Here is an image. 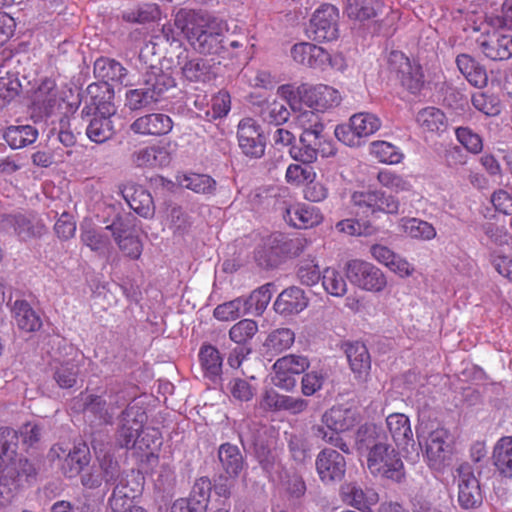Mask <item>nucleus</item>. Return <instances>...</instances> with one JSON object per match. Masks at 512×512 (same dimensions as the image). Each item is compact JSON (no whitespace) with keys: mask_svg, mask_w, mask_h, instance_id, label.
I'll return each mask as SVG.
<instances>
[{"mask_svg":"<svg viewBox=\"0 0 512 512\" xmlns=\"http://www.w3.org/2000/svg\"><path fill=\"white\" fill-rule=\"evenodd\" d=\"M345 273L350 283L361 290L381 293L387 286L384 272L374 264L353 259L345 264Z\"/></svg>","mask_w":512,"mask_h":512,"instance_id":"5","label":"nucleus"},{"mask_svg":"<svg viewBox=\"0 0 512 512\" xmlns=\"http://www.w3.org/2000/svg\"><path fill=\"white\" fill-rule=\"evenodd\" d=\"M322 423L330 430L346 432L360 422V415L356 409L344 406H333L321 418Z\"/></svg>","mask_w":512,"mask_h":512,"instance_id":"24","label":"nucleus"},{"mask_svg":"<svg viewBox=\"0 0 512 512\" xmlns=\"http://www.w3.org/2000/svg\"><path fill=\"white\" fill-rule=\"evenodd\" d=\"M175 86L170 74L161 69H154L144 76L143 87L126 92V106L130 110H140L149 107L160 100L162 95Z\"/></svg>","mask_w":512,"mask_h":512,"instance_id":"3","label":"nucleus"},{"mask_svg":"<svg viewBox=\"0 0 512 512\" xmlns=\"http://www.w3.org/2000/svg\"><path fill=\"white\" fill-rule=\"evenodd\" d=\"M477 43L482 53L493 61L507 60L512 56V37L493 31L481 36Z\"/></svg>","mask_w":512,"mask_h":512,"instance_id":"22","label":"nucleus"},{"mask_svg":"<svg viewBox=\"0 0 512 512\" xmlns=\"http://www.w3.org/2000/svg\"><path fill=\"white\" fill-rule=\"evenodd\" d=\"M56 102L57 90L55 82L51 79L43 80L34 93V104L48 115Z\"/></svg>","mask_w":512,"mask_h":512,"instance_id":"45","label":"nucleus"},{"mask_svg":"<svg viewBox=\"0 0 512 512\" xmlns=\"http://www.w3.org/2000/svg\"><path fill=\"white\" fill-rule=\"evenodd\" d=\"M451 452V436L446 429L438 428L429 433L425 439V453L431 467L440 468Z\"/></svg>","mask_w":512,"mask_h":512,"instance_id":"20","label":"nucleus"},{"mask_svg":"<svg viewBox=\"0 0 512 512\" xmlns=\"http://www.w3.org/2000/svg\"><path fill=\"white\" fill-rule=\"evenodd\" d=\"M127 475L118 480L114 485L109 498V505L114 512H125L130 507L137 489L130 486Z\"/></svg>","mask_w":512,"mask_h":512,"instance_id":"35","label":"nucleus"},{"mask_svg":"<svg viewBox=\"0 0 512 512\" xmlns=\"http://www.w3.org/2000/svg\"><path fill=\"white\" fill-rule=\"evenodd\" d=\"M174 25L200 54L220 55L224 52L227 25L222 20L181 9L175 15Z\"/></svg>","mask_w":512,"mask_h":512,"instance_id":"1","label":"nucleus"},{"mask_svg":"<svg viewBox=\"0 0 512 512\" xmlns=\"http://www.w3.org/2000/svg\"><path fill=\"white\" fill-rule=\"evenodd\" d=\"M285 220L298 229H308L319 225L323 215L319 208L304 203H298L286 209Z\"/></svg>","mask_w":512,"mask_h":512,"instance_id":"26","label":"nucleus"},{"mask_svg":"<svg viewBox=\"0 0 512 512\" xmlns=\"http://www.w3.org/2000/svg\"><path fill=\"white\" fill-rule=\"evenodd\" d=\"M367 467L372 475L400 483L405 478L403 461L387 443H376L368 453Z\"/></svg>","mask_w":512,"mask_h":512,"instance_id":"4","label":"nucleus"},{"mask_svg":"<svg viewBox=\"0 0 512 512\" xmlns=\"http://www.w3.org/2000/svg\"><path fill=\"white\" fill-rule=\"evenodd\" d=\"M17 431L11 428L0 429V473L5 476L8 466L16 465L17 456Z\"/></svg>","mask_w":512,"mask_h":512,"instance_id":"30","label":"nucleus"},{"mask_svg":"<svg viewBox=\"0 0 512 512\" xmlns=\"http://www.w3.org/2000/svg\"><path fill=\"white\" fill-rule=\"evenodd\" d=\"M160 17L161 10L155 3H144L122 12V19L128 23L145 24L157 21Z\"/></svg>","mask_w":512,"mask_h":512,"instance_id":"41","label":"nucleus"},{"mask_svg":"<svg viewBox=\"0 0 512 512\" xmlns=\"http://www.w3.org/2000/svg\"><path fill=\"white\" fill-rule=\"evenodd\" d=\"M308 306V298L304 291L296 286L283 290L274 302V310L283 316L302 312Z\"/></svg>","mask_w":512,"mask_h":512,"instance_id":"27","label":"nucleus"},{"mask_svg":"<svg viewBox=\"0 0 512 512\" xmlns=\"http://www.w3.org/2000/svg\"><path fill=\"white\" fill-rule=\"evenodd\" d=\"M179 184L195 193L212 196L216 192V181L206 174H186L178 177Z\"/></svg>","mask_w":512,"mask_h":512,"instance_id":"39","label":"nucleus"},{"mask_svg":"<svg viewBox=\"0 0 512 512\" xmlns=\"http://www.w3.org/2000/svg\"><path fill=\"white\" fill-rule=\"evenodd\" d=\"M458 141L471 153L478 154L483 149L482 138L468 127L456 129Z\"/></svg>","mask_w":512,"mask_h":512,"instance_id":"62","label":"nucleus"},{"mask_svg":"<svg viewBox=\"0 0 512 512\" xmlns=\"http://www.w3.org/2000/svg\"><path fill=\"white\" fill-rule=\"evenodd\" d=\"M217 457L223 471L220 479L236 480L248 468L245 456L235 444L229 442L221 444L218 448Z\"/></svg>","mask_w":512,"mask_h":512,"instance_id":"21","label":"nucleus"},{"mask_svg":"<svg viewBox=\"0 0 512 512\" xmlns=\"http://www.w3.org/2000/svg\"><path fill=\"white\" fill-rule=\"evenodd\" d=\"M322 286L328 294L334 297H343L348 289L345 278L334 268L324 269Z\"/></svg>","mask_w":512,"mask_h":512,"instance_id":"51","label":"nucleus"},{"mask_svg":"<svg viewBox=\"0 0 512 512\" xmlns=\"http://www.w3.org/2000/svg\"><path fill=\"white\" fill-rule=\"evenodd\" d=\"M495 472L503 479H512V436H503L494 444L491 454Z\"/></svg>","mask_w":512,"mask_h":512,"instance_id":"28","label":"nucleus"},{"mask_svg":"<svg viewBox=\"0 0 512 512\" xmlns=\"http://www.w3.org/2000/svg\"><path fill=\"white\" fill-rule=\"evenodd\" d=\"M258 331L257 323L250 319H244L234 324L230 331V339L237 344L249 341Z\"/></svg>","mask_w":512,"mask_h":512,"instance_id":"60","label":"nucleus"},{"mask_svg":"<svg viewBox=\"0 0 512 512\" xmlns=\"http://www.w3.org/2000/svg\"><path fill=\"white\" fill-rule=\"evenodd\" d=\"M338 22V8L331 4H323L312 14L306 35L317 42L334 41L339 36Z\"/></svg>","mask_w":512,"mask_h":512,"instance_id":"8","label":"nucleus"},{"mask_svg":"<svg viewBox=\"0 0 512 512\" xmlns=\"http://www.w3.org/2000/svg\"><path fill=\"white\" fill-rule=\"evenodd\" d=\"M250 313L245 298H236L218 305L214 309V317L221 321L235 320Z\"/></svg>","mask_w":512,"mask_h":512,"instance_id":"48","label":"nucleus"},{"mask_svg":"<svg viewBox=\"0 0 512 512\" xmlns=\"http://www.w3.org/2000/svg\"><path fill=\"white\" fill-rule=\"evenodd\" d=\"M117 242L120 250L132 259H138L142 253V243L137 236L127 233L120 220H114L111 225L106 226Z\"/></svg>","mask_w":512,"mask_h":512,"instance_id":"29","label":"nucleus"},{"mask_svg":"<svg viewBox=\"0 0 512 512\" xmlns=\"http://www.w3.org/2000/svg\"><path fill=\"white\" fill-rule=\"evenodd\" d=\"M237 139L239 148L245 156L258 159L264 155L265 140L260 125L253 118H244L239 122Z\"/></svg>","mask_w":512,"mask_h":512,"instance_id":"13","label":"nucleus"},{"mask_svg":"<svg viewBox=\"0 0 512 512\" xmlns=\"http://www.w3.org/2000/svg\"><path fill=\"white\" fill-rule=\"evenodd\" d=\"M98 89V85L95 84L88 86L80 116L87 124L86 135L89 140L101 144L114 134L110 117L115 114V108L111 102L96 93Z\"/></svg>","mask_w":512,"mask_h":512,"instance_id":"2","label":"nucleus"},{"mask_svg":"<svg viewBox=\"0 0 512 512\" xmlns=\"http://www.w3.org/2000/svg\"><path fill=\"white\" fill-rule=\"evenodd\" d=\"M11 311L14 322L20 330L33 332L42 326L39 315L25 300H16Z\"/></svg>","mask_w":512,"mask_h":512,"instance_id":"33","label":"nucleus"},{"mask_svg":"<svg viewBox=\"0 0 512 512\" xmlns=\"http://www.w3.org/2000/svg\"><path fill=\"white\" fill-rule=\"evenodd\" d=\"M130 128L136 134L161 136L168 134L172 130L173 121L166 114L151 113L137 118Z\"/></svg>","mask_w":512,"mask_h":512,"instance_id":"25","label":"nucleus"},{"mask_svg":"<svg viewBox=\"0 0 512 512\" xmlns=\"http://www.w3.org/2000/svg\"><path fill=\"white\" fill-rule=\"evenodd\" d=\"M351 202L359 212L371 215L379 212L397 214L400 206L397 198L380 190L355 191Z\"/></svg>","mask_w":512,"mask_h":512,"instance_id":"12","label":"nucleus"},{"mask_svg":"<svg viewBox=\"0 0 512 512\" xmlns=\"http://www.w3.org/2000/svg\"><path fill=\"white\" fill-rule=\"evenodd\" d=\"M347 359L352 371L359 376L366 374L371 367V359L366 346L361 342L346 344Z\"/></svg>","mask_w":512,"mask_h":512,"instance_id":"37","label":"nucleus"},{"mask_svg":"<svg viewBox=\"0 0 512 512\" xmlns=\"http://www.w3.org/2000/svg\"><path fill=\"white\" fill-rule=\"evenodd\" d=\"M124 402L120 403L117 395L107 397L88 394L83 398V411L87 417L93 416L100 424H113L114 415Z\"/></svg>","mask_w":512,"mask_h":512,"instance_id":"17","label":"nucleus"},{"mask_svg":"<svg viewBox=\"0 0 512 512\" xmlns=\"http://www.w3.org/2000/svg\"><path fill=\"white\" fill-rule=\"evenodd\" d=\"M79 365L75 360L57 363L53 367V379L60 388L68 389L76 384Z\"/></svg>","mask_w":512,"mask_h":512,"instance_id":"46","label":"nucleus"},{"mask_svg":"<svg viewBox=\"0 0 512 512\" xmlns=\"http://www.w3.org/2000/svg\"><path fill=\"white\" fill-rule=\"evenodd\" d=\"M379 0H347L345 12L350 19L365 21L377 15Z\"/></svg>","mask_w":512,"mask_h":512,"instance_id":"40","label":"nucleus"},{"mask_svg":"<svg viewBox=\"0 0 512 512\" xmlns=\"http://www.w3.org/2000/svg\"><path fill=\"white\" fill-rule=\"evenodd\" d=\"M416 121L424 131L431 133L440 134L447 128L445 114L435 107H426L420 110L416 116Z\"/></svg>","mask_w":512,"mask_h":512,"instance_id":"38","label":"nucleus"},{"mask_svg":"<svg viewBox=\"0 0 512 512\" xmlns=\"http://www.w3.org/2000/svg\"><path fill=\"white\" fill-rule=\"evenodd\" d=\"M81 240L86 246L96 252L105 251L110 244L109 237L107 235L95 230L84 231L81 234Z\"/></svg>","mask_w":512,"mask_h":512,"instance_id":"64","label":"nucleus"},{"mask_svg":"<svg viewBox=\"0 0 512 512\" xmlns=\"http://www.w3.org/2000/svg\"><path fill=\"white\" fill-rule=\"evenodd\" d=\"M0 229L13 233L21 241L40 238L46 232V226L41 218L31 211L1 214Z\"/></svg>","mask_w":512,"mask_h":512,"instance_id":"6","label":"nucleus"},{"mask_svg":"<svg viewBox=\"0 0 512 512\" xmlns=\"http://www.w3.org/2000/svg\"><path fill=\"white\" fill-rule=\"evenodd\" d=\"M289 154L297 162L311 164L317 160L318 154L330 157L335 154L332 142L325 135L302 133L298 145H292Z\"/></svg>","mask_w":512,"mask_h":512,"instance_id":"10","label":"nucleus"},{"mask_svg":"<svg viewBox=\"0 0 512 512\" xmlns=\"http://www.w3.org/2000/svg\"><path fill=\"white\" fill-rule=\"evenodd\" d=\"M211 489L210 479L208 477H200L195 481L187 499L193 502L194 505L202 507V510L206 512L210 501Z\"/></svg>","mask_w":512,"mask_h":512,"instance_id":"55","label":"nucleus"},{"mask_svg":"<svg viewBox=\"0 0 512 512\" xmlns=\"http://www.w3.org/2000/svg\"><path fill=\"white\" fill-rule=\"evenodd\" d=\"M3 137L12 149H21L37 140L38 130L32 125L9 126Z\"/></svg>","mask_w":512,"mask_h":512,"instance_id":"36","label":"nucleus"},{"mask_svg":"<svg viewBox=\"0 0 512 512\" xmlns=\"http://www.w3.org/2000/svg\"><path fill=\"white\" fill-rule=\"evenodd\" d=\"M304 102L318 112H325L340 105L342 97L338 90L328 85H317L304 91Z\"/></svg>","mask_w":512,"mask_h":512,"instance_id":"23","label":"nucleus"},{"mask_svg":"<svg viewBox=\"0 0 512 512\" xmlns=\"http://www.w3.org/2000/svg\"><path fill=\"white\" fill-rule=\"evenodd\" d=\"M457 473L459 505L463 509L479 507L483 501V494L472 467L468 463H463L457 468Z\"/></svg>","mask_w":512,"mask_h":512,"instance_id":"14","label":"nucleus"},{"mask_svg":"<svg viewBox=\"0 0 512 512\" xmlns=\"http://www.w3.org/2000/svg\"><path fill=\"white\" fill-rule=\"evenodd\" d=\"M256 459L262 469L273 481L284 470L276 451L270 450L264 446H258L255 451Z\"/></svg>","mask_w":512,"mask_h":512,"instance_id":"47","label":"nucleus"},{"mask_svg":"<svg viewBox=\"0 0 512 512\" xmlns=\"http://www.w3.org/2000/svg\"><path fill=\"white\" fill-rule=\"evenodd\" d=\"M274 482H277L281 487L293 498H300L306 492V485L303 478L295 473L283 470L279 477H276Z\"/></svg>","mask_w":512,"mask_h":512,"instance_id":"52","label":"nucleus"},{"mask_svg":"<svg viewBox=\"0 0 512 512\" xmlns=\"http://www.w3.org/2000/svg\"><path fill=\"white\" fill-rule=\"evenodd\" d=\"M377 180L382 186L396 193L410 191L412 188L407 178L388 169L381 170L377 175Z\"/></svg>","mask_w":512,"mask_h":512,"instance_id":"57","label":"nucleus"},{"mask_svg":"<svg viewBox=\"0 0 512 512\" xmlns=\"http://www.w3.org/2000/svg\"><path fill=\"white\" fill-rule=\"evenodd\" d=\"M146 420L145 412L137 405L127 406L118 417L115 444L119 448L135 446Z\"/></svg>","mask_w":512,"mask_h":512,"instance_id":"9","label":"nucleus"},{"mask_svg":"<svg viewBox=\"0 0 512 512\" xmlns=\"http://www.w3.org/2000/svg\"><path fill=\"white\" fill-rule=\"evenodd\" d=\"M307 357L296 354L285 355L273 364V384L283 390L291 391L296 387V376L309 368Z\"/></svg>","mask_w":512,"mask_h":512,"instance_id":"11","label":"nucleus"},{"mask_svg":"<svg viewBox=\"0 0 512 512\" xmlns=\"http://www.w3.org/2000/svg\"><path fill=\"white\" fill-rule=\"evenodd\" d=\"M403 228L410 237L415 239L431 240L436 236V230L432 224L417 218L403 220Z\"/></svg>","mask_w":512,"mask_h":512,"instance_id":"54","label":"nucleus"},{"mask_svg":"<svg viewBox=\"0 0 512 512\" xmlns=\"http://www.w3.org/2000/svg\"><path fill=\"white\" fill-rule=\"evenodd\" d=\"M295 341V334L289 328H280L272 331L264 345L267 350L274 353H281L289 349Z\"/></svg>","mask_w":512,"mask_h":512,"instance_id":"50","label":"nucleus"},{"mask_svg":"<svg viewBox=\"0 0 512 512\" xmlns=\"http://www.w3.org/2000/svg\"><path fill=\"white\" fill-rule=\"evenodd\" d=\"M369 151L379 162L389 165L400 163L404 157L398 147L387 141H373Z\"/></svg>","mask_w":512,"mask_h":512,"instance_id":"42","label":"nucleus"},{"mask_svg":"<svg viewBox=\"0 0 512 512\" xmlns=\"http://www.w3.org/2000/svg\"><path fill=\"white\" fill-rule=\"evenodd\" d=\"M97 466L101 471V475L106 484H115L118 480L126 474L121 470V467L116 459L109 454L97 455Z\"/></svg>","mask_w":512,"mask_h":512,"instance_id":"49","label":"nucleus"},{"mask_svg":"<svg viewBox=\"0 0 512 512\" xmlns=\"http://www.w3.org/2000/svg\"><path fill=\"white\" fill-rule=\"evenodd\" d=\"M327 380V373L322 369L310 370L302 376L301 392L304 396L310 397L315 395L323 388Z\"/></svg>","mask_w":512,"mask_h":512,"instance_id":"56","label":"nucleus"},{"mask_svg":"<svg viewBox=\"0 0 512 512\" xmlns=\"http://www.w3.org/2000/svg\"><path fill=\"white\" fill-rule=\"evenodd\" d=\"M390 68L396 73L401 85L411 93H417L423 84L421 67L412 63L402 52L394 51L389 56Z\"/></svg>","mask_w":512,"mask_h":512,"instance_id":"15","label":"nucleus"},{"mask_svg":"<svg viewBox=\"0 0 512 512\" xmlns=\"http://www.w3.org/2000/svg\"><path fill=\"white\" fill-rule=\"evenodd\" d=\"M40 468V460L19 457L16 465L8 466L5 476L0 477V484L9 486L8 490L12 492L25 483L30 484L36 480Z\"/></svg>","mask_w":512,"mask_h":512,"instance_id":"18","label":"nucleus"},{"mask_svg":"<svg viewBox=\"0 0 512 512\" xmlns=\"http://www.w3.org/2000/svg\"><path fill=\"white\" fill-rule=\"evenodd\" d=\"M316 176L312 167L290 164L286 170L285 178L288 183L301 184L313 180Z\"/></svg>","mask_w":512,"mask_h":512,"instance_id":"63","label":"nucleus"},{"mask_svg":"<svg viewBox=\"0 0 512 512\" xmlns=\"http://www.w3.org/2000/svg\"><path fill=\"white\" fill-rule=\"evenodd\" d=\"M473 106L487 116H496L501 112V103L498 97L477 92L472 96Z\"/></svg>","mask_w":512,"mask_h":512,"instance_id":"59","label":"nucleus"},{"mask_svg":"<svg viewBox=\"0 0 512 512\" xmlns=\"http://www.w3.org/2000/svg\"><path fill=\"white\" fill-rule=\"evenodd\" d=\"M386 423L390 435L398 447L405 449L409 444L414 443L410 421L406 415L401 413L390 414Z\"/></svg>","mask_w":512,"mask_h":512,"instance_id":"32","label":"nucleus"},{"mask_svg":"<svg viewBox=\"0 0 512 512\" xmlns=\"http://www.w3.org/2000/svg\"><path fill=\"white\" fill-rule=\"evenodd\" d=\"M65 452L66 450L61 445H54L50 450V457L52 460H55L64 456V461L61 465L63 474L68 478L76 477L90 461L89 448L82 444L75 446L67 454Z\"/></svg>","mask_w":512,"mask_h":512,"instance_id":"19","label":"nucleus"},{"mask_svg":"<svg viewBox=\"0 0 512 512\" xmlns=\"http://www.w3.org/2000/svg\"><path fill=\"white\" fill-rule=\"evenodd\" d=\"M272 297V284H265L254 290L248 298H245L250 313L254 310L262 313L268 306Z\"/></svg>","mask_w":512,"mask_h":512,"instance_id":"58","label":"nucleus"},{"mask_svg":"<svg viewBox=\"0 0 512 512\" xmlns=\"http://www.w3.org/2000/svg\"><path fill=\"white\" fill-rule=\"evenodd\" d=\"M288 449L291 457L298 463H304L310 458V445L303 435L289 434Z\"/></svg>","mask_w":512,"mask_h":512,"instance_id":"61","label":"nucleus"},{"mask_svg":"<svg viewBox=\"0 0 512 512\" xmlns=\"http://www.w3.org/2000/svg\"><path fill=\"white\" fill-rule=\"evenodd\" d=\"M316 471L324 484L341 481L346 471V461L342 454L330 448L321 450L315 461Z\"/></svg>","mask_w":512,"mask_h":512,"instance_id":"16","label":"nucleus"},{"mask_svg":"<svg viewBox=\"0 0 512 512\" xmlns=\"http://www.w3.org/2000/svg\"><path fill=\"white\" fill-rule=\"evenodd\" d=\"M295 124L302 129V133H311L312 135H325L324 124L318 113L311 109L300 111L295 117Z\"/></svg>","mask_w":512,"mask_h":512,"instance_id":"53","label":"nucleus"},{"mask_svg":"<svg viewBox=\"0 0 512 512\" xmlns=\"http://www.w3.org/2000/svg\"><path fill=\"white\" fill-rule=\"evenodd\" d=\"M199 361L205 377L213 381L220 377L223 358L215 346L203 344L199 350Z\"/></svg>","mask_w":512,"mask_h":512,"instance_id":"34","label":"nucleus"},{"mask_svg":"<svg viewBox=\"0 0 512 512\" xmlns=\"http://www.w3.org/2000/svg\"><path fill=\"white\" fill-rule=\"evenodd\" d=\"M94 68L102 78H106L107 80H111L125 86L129 85L127 69L115 60H97Z\"/></svg>","mask_w":512,"mask_h":512,"instance_id":"43","label":"nucleus"},{"mask_svg":"<svg viewBox=\"0 0 512 512\" xmlns=\"http://www.w3.org/2000/svg\"><path fill=\"white\" fill-rule=\"evenodd\" d=\"M380 127L381 121L376 115L360 112L351 116L348 124L338 125L335 136L345 145L356 147L361 144L362 138L374 134Z\"/></svg>","mask_w":512,"mask_h":512,"instance_id":"7","label":"nucleus"},{"mask_svg":"<svg viewBox=\"0 0 512 512\" xmlns=\"http://www.w3.org/2000/svg\"><path fill=\"white\" fill-rule=\"evenodd\" d=\"M292 58L303 65L317 67L329 59V54L320 46L302 42L291 48Z\"/></svg>","mask_w":512,"mask_h":512,"instance_id":"31","label":"nucleus"},{"mask_svg":"<svg viewBox=\"0 0 512 512\" xmlns=\"http://www.w3.org/2000/svg\"><path fill=\"white\" fill-rule=\"evenodd\" d=\"M260 117L265 123L279 126L288 121L290 112L284 103L273 99L261 105Z\"/></svg>","mask_w":512,"mask_h":512,"instance_id":"44","label":"nucleus"}]
</instances>
